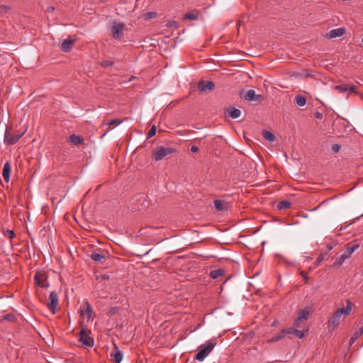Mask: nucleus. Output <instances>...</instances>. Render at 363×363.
<instances>
[{"label": "nucleus", "instance_id": "7", "mask_svg": "<svg viewBox=\"0 0 363 363\" xmlns=\"http://www.w3.org/2000/svg\"><path fill=\"white\" fill-rule=\"evenodd\" d=\"M239 96L241 99L247 101H259L262 97V95L256 94L255 91L252 89L247 91L242 90L239 91Z\"/></svg>", "mask_w": 363, "mask_h": 363}, {"label": "nucleus", "instance_id": "16", "mask_svg": "<svg viewBox=\"0 0 363 363\" xmlns=\"http://www.w3.org/2000/svg\"><path fill=\"white\" fill-rule=\"evenodd\" d=\"M110 357L116 363H120L123 359V354L118 350V347L115 346L114 349L111 352Z\"/></svg>", "mask_w": 363, "mask_h": 363}, {"label": "nucleus", "instance_id": "50", "mask_svg": "<svg viewBox=\"0 0 363 363\" xmlns=\"http://www.w3.org/2000/svg\"><path fill=\"white\" fill-rule=\"evenodd\" d=\"M52 10H54L53 7H51V9H50V11H52Z\"/></svg>", "mask_w": 363, "mask_h": 363}, {"label": "nucleus", "instance_id": "49", "mask_svg": "<svg viewBox=\"0 0 363 363\" xmlns=\"http://www.w3.org/2000/svg\"><path fill=\"white\" fill-rule=\"evenodd\" d=\"M11 315H8L7 316H6V319L11 320Z\"/></svg>", "mask_w": 363, "mask_h": 363}, {"label": "nucleus", "instance_id": "30", "mask_svg": "<svg viewBox=\"0 0 363 363\" xmlns=\"http://www.w3.org/2000/svg\"><path fill=\"white\" fill-rule=\"evenodd\" d=\"M334 89L337 91H338L339 93L347 92L348 84L335 85L334 87Z\"/></svg>", "mask_w": 363, "mask_h": 363}, {"label": "nucleus", "instance_id": "15", "mask_svg": "<svg viewBox=\"0 0 363 363\" xmlns=\"http://www.w3.org/2000/svg\"><path fill=\"white\" fill-rule=\"evenodd\" d=\"M134 200L141 202L140 206L135 207V209L140 211L148 207L149 203L145 195L139 194L134 199Z\"/></svg>", "mask_w": 363, "mask_h": 363}, {"label": "nucleus", "instance_id": "48", "mask_svg": "<svg viewBox=\"0 0 363 363\" xmlns=\"http://www.w3.org/2000/svg\"><path fill=\"white\" fill-rule=\"evenodd\" d=\"M301 275L303 277V278H305L306 280L308 279V277H306V274L303 272H301Z\"/></svg>", "mask_w": 363, "mask_h": 363}, {"label": "nucleus", "instance_id": "10", "mask_svg": "<svg viewBox=\"0 0 363 363\" xmlns=\"http://www.w3.org/2000/svg\"><path fill=\"white\" fill-rule=\"evenodd\" d=\"M58 296L55 291H52L49 296V303L48 304V308L51 311L52 314L56 313V308L58 306Z\"/></svg>", "mask_w": 363, "mask_h": 363}, {"label": "nucleus", "instance_id": "35", "mask_svg": "<svg viewBox=\"0 0 363 363\" xmlns=\"http://www.w3.org/2000/svg\"><path fill=\"white\" fill-rule=\"evenodd\" d=\"M156 127L155 125H152L147 133V139H150L152 137H153L156 134Z\"/></svg>", "mask_w": 363, "mask_h": 363}, {"label": "nucleus", "instance_id": "28", "mask_svg": "<svg viewBox=\"0 0 363 363\" xmlns=\"http://www.w3.org/2000/svg\"><path fill=\"white\" fill-rule=\"evenodd\" d=\"M295 101L298 106H303L306 104V99L303 95L298 94L296 96Z\"/></svg>", "mask_w": 363, "mask_h": 363}, {"label": "nucleus", "instance_id": "14", "mask_svg": "<svg viewBox=\"0 0 363 363\" xmlns=\"http://www.w3.org/2000/svg\"><path fill=\"white\" fill-rule=\"evenodd\" d=\"M93 314V310L88 301H85L83 304V309L81 311V315L86 316L87 320H89Z\"/></svg>", "mask_w": 363, "mask_h": 363}, {"label": "nucleus", "instance_id": "39", "mask_svg": "<svg viewBox=\"0 0 363 363\" xmlns=\"http://www.w3.org/2000/svg\"><path fill=\"white\" fill-rule=\"evenodd\" d=\"M341 148V146L338 144H334L333 146H332V150L333 152H338L340 151Z\"/></svg>", "mask_w": 363, "mask_h": 363}, {"label": "nucleus", "instance_id": "13", "mask_svg": "<svg viewBox=\"0 0 363 363\" xmlns=\"http://www.w3.org/2000/svg\"><path fill=\"white\" fill-rule=\"evenodd\" d=\"M346 33V29L345 28H338L331 30L327 35L328 38H335L337 37L342 36Z\"/></svg>", "mask_w": 363, "mask_h": 363}, {"label": "nucleus", "instance_id": "9", "mask_svg": "<svg viewBox=\"0 0 363 363\" xmlns=\"http://www.w3.org/2000/svg\"><path fill=\"white\" fill-rule=\"evenodd\" d=\"M78 339L86 347H91L94 345L93 338L87 334L84 328L81 330Z\"/></svg>", "mask_w": 363, "mask_h": 363}, {"label": "nucleus", "instance_id": "20", "mask_svg": "<svg viewBox=\"0 0 363 363\" xmlns=\"http://www.w3.org/2000/svg\"><path fill=\"white\" fill-rule=\"evenodd\" d=\"M67 141H68V143H69L72 145H78L82 144L84 141V139L83 137H82L80 135H77L75 134H72L69 137Z\"/></svg>", "mask_w": 363, "mask_h": 363}, {"label": "nucleus", "instance_id": "23", "mask_svg": "<svg viewBox=\"0 0 363 363\" xmlns=\"http://www.w3.org/2000/svg\"><path fill=\"white\" fill-rule=\"evenodd\" d=\"M286 334L294 335L299 338H303L304 337V332L296 329L294 328H289L288 329H284Z\"/></svg>", "mask_w": 363, "mask_h": 363}, {"label": "nucleus", "instance_id": "34", "mask_svg": "<svg viewBox=\"0 0 363 363\" xmlns=\"http://www.w3.org/2000/svg\"><path fill=\"white\" fill-rule=\"evenodd\" d=\"M119 311V308L118 306H114V307H111L109 308L108 313H107V315L108 316H113L115 314H116Z\"/></svg>", "mask_w": 363, "mask_h": 363}, {"label": "nucleus", "instance_id": "21", "mask_svg": "<svg viewBox=\"0 0 363 363\" xmlns=\"http://www.w3.org/2000/svg\"><path fill=\"white\" fill-rule=\"evenodd\" d=\"M11 164L9 162H6L3 167L2 176L6 182H9L10 179V174H11Z\"/></svg>", "mask_w": 363, "mask_h": 363}, {"label": "nucleus", "instance_id": "5", "mask_svg": "<svg viewBox=\"0 0 363 363\" xmlns=\"http://www.w3.org/2000/svg\"><path fill=\"white\" fill-rule=\"evenodd\" d=\"M125 28V24L123 23H118L114 21L111 26V30L112 33V37L118 40H121L123 36V29Z\"/></svg>", "mask_w": 363, "mask_h": 363}, {"label": "nucleus", "instance_id": "17", "mask_svg": "<svg viewBox=\"0 0 363 363\" xmlns=\"http://www.w3.org/2000/svg\"><path fill=\"white\" fill-rule=\"evenodd\" d=\"M76 42V40L67 39L65 40L60 46L61 50L63 52H69L72 49V45Z\"/></svg>", "mask_w": 363, "mask_h": 363}, {"label": "nucleus", "instance_id": "26", "mask_svg": "<svg viewBox=\"0 0 363 363\" xmlns=\"http://www.w3.org/2000/svg\"><path fill=\"white\" fill-rule=\"evenodd\" d=\"M291 206V202H290L289 201H279L277 203V208L279 210L288 209Z\"/></svg>", "mask_w": 363, "mask_h": 363}, {"label": "nucleus", "instance_id": "43", "mask_svg": "<svg viewBox=\"0 0 363 363\" xmlns=\"http://www.w3.org/2000/svg\"><path fill=\"white\" fill-rule=\"evenodd\" d=\"M191 152H193V153H196L199 151V147L196 145H193L191 147V149H190Z\"/></svg>", "mask_w": 363, "mask_h": 363}, {"label": "nucleus", "instance_id": "32", "mask_svg": "<svg viewBox=\"0 0 363 363\" xmlns=\"http://www.w3.org/2000/svg\"><path fill=\"white\" fill-rule=\"evenodd\" d=\"M198 18V14L192 12H188L184 16V19L186 20H196Z\"/></svg>", "mask_w": 363, "mask_h": 363}, {"label": "nucleus", "instance_id": "46", "mask_svg": "<svg viewBox=\"0 0 363 363\" xmlns=\"http://www.w3.org/2000/svg\"><path fill=\"white\" fill-rule=\"evenodd\" d=\"M300 322L301 321H297V318L294 320V326L296 327H300Z\"/></svg>", "mask_w": 363, "mask_h": 363}, {"label": "nucleus", "instance_id": "31", "mask_svg": "<svg viewBox=\"0 0 363 363\" xmlns=\"http://www.w3.org/2000/svg\"><path fill=\"white\" fill-rule=\"evenodd\" d=\"M363 334V326L361 327L357 331H356L352 337L350 338V343L352 344L354 341Z\"/></svg>", "mask_w": 363, "mask_h": 363}, {"label": "nucleus", "instance_id": "12", "mask_svg": "<svg viewBox=\"0 0 363 363\" xmlns=\"http://www.w3.org/2000/svg\"><path fill=\"white\" fill-rule=\"evenodd\" d=\"M224 114L232 118H237L240 116L241 111L238 108L230 106L225 109Z\"/></svg>", "mask_w": 363, "mask_h": 363}, {"label": "nucleus", "instance_id": "1", "mask_svg": "<svg viewBox=\"0 0 363 363\" xmlns=\"http://www.w3.org/2000/svg\"><path fill=\"white\" fill-rule=\"evenodd\" d=\"M352 311V302L349 300H347L346 308H338L328 320L329 325H330L333 328L337 327L340 323V320L342 315H349Z\"/></svg>", "mask_w": 363, "mask_h": 363}, {"label": "nucleus", "instance_id": "3", "mask_svg": "<svg viewBox=\"0 0 363 363\" xmlns=\"http://www.w3.org/2000/svg\"><path fill=\"white\" fill-rule=\"evenodd\" d=\"M176 149L171 147L158 146L157 149L153 151L152 158L155 161H160L166 156L176 152Z\"/></svg>", "mask_w": 363, "mask_h": 363}, {"label": "nucleus", "instance_id": "41", "mask_svg": "<svg viewBox=\"0 0 363 363\" xmlns=\"http://www.w3.org/2000/svg\"><path fill=\"white\" fill-rule=\"evenodd\" d=\"M10 9V7L9 6H4V5H1L0 6V12H6L8 10Z\"/></svg>", "mask_w": 363, "mask_h": 363}, {"label": "nucleus", "instance_id": "47", "mask_svg": "<svg viewBox=\"0 0 363 363\" xmlns=\"http://www.w3.org/2000/svg\"><path fill=\"white\" fill-rule=\"evenodd\" d=\"M147 15L149 16V18H152L153 16H155L156 13L155 12H149V13H147Z\"/></svg>", "mask_w": 363, "mask_h": 363}, {"label": "nucleus", "instance_id": "44", "mask_svg": "<svg viewBox=\"0 0 363 363\" xmlns=\"http://www.w3.org/2000/svg\"><path fill=\"white\" fill-rule=\"evenodd\" d=\"M109 278V276L107 274H101L98 279H100L101 280H106Z\"/></svg>", "mask_w": 363, "mask_h": 363}, {"label": "nucleus", "instance_id": "36", "mask_svg": "<svg viewBox=\"0 0 363 363\" xmlns=\"http://www.w3.org/2000/svg\"><path fill=\"white\" fill-rule=\"evenodd\" d=\"M113 65V61H111V60H103L101 62V65L103 67H108L112 66Z\"/></svg>", "mask_w": 363, "mask_h": 363}, {"label": "nucleus", "instance_id": "27", "mask_svg": "<svg viewBox=\"0 0 363 363\" xmlns=\"http://www.w3.org/2000/svg\"><path fill=\"white\" fill-rule=\"evenodd\" d=\"M286 335L284 329H283L279 334L272 337L270 340H269V342H276L284 337Z\"/></svg>", "mask_w": 363, "mask_h": 363}, {"label": "nucleus", "instance_id": "6", "mask_svg": "<svg viewBox=\"0 0 363 363\" xmlns=\"http://www.w3.org/2000/svg\"><path fill=\"white\" fill-rule=\"evenodd\" d=\"M48 274L45 270H38L34 276V281L36 285L41 288H48V283H45Z\"/></svg>", "mask_w": 363, "mask_h": 363}, {"label": "nucleus", "instance_id": "11", "mask_svg": "<svg viewBox=\"0 0 363 363\" xmlns=\"http://www.w3.org/2000/svg\"><path fill=\"white\" fill-rule=\"evenodd\" d=\"M197 87L199 91L206 92L212 91L215 87V84L212 81L201 80L198 82Z\"/></svg>", "mask_w": 363, "mask_h": 363}, {"label": "nucleus", "instance_id": "37", "mask_svg": "<svg viewBox=\"0 0 363 363\" xmlns=\"http://www.w3.org/2000/svg\"><path fill=\"white\" fill-rule=\"evenodd\" d=\"M121 122H122L121 121H118V119H113V120H111L110 121H108L106 124L108 126H111L113 125H119Z\"/></svg>", "mask_w": 363, "mask_h": 363}, {"label": "nucleus", "instance_id": "53", "mask_svg": "<svg viewBox=\"0 0 363 363\" xmlns=\"http://www.w3.org/2000/svg\"><path fill=\"white\" fill-rule=\"evenodd\" d=\"M362 43H363V38H362Z\"/></svg>", "mask_w": 363, "mask_h": 363}, {"label": "nucleus", "instance_id": "24", "mask_svg": "<svg viewBox=\"0 0 363 363\" xmlns=\"http://www.w3.org/2000/svg\"><path fill=\"white\" fill-rule=\"evenodd\" d=\"M223 275H224V270L222 269H214L210 272V277L213 279H216Z\"/></svg>", "mask_w": 363, "mask_h": 363}, {"label": "nucleus", "instance_id": "52", "mask_svg": "<svg viewBox=\"0 0 363 363\" xmlns=\"http://www.w3.org/2000/svg\"><path fill=\"white\" fill-rule=\"evenodd\" d=\"M191 363H197V362H191Z\"/></svg>", "mask_w": 363, "mask_h": 363}, {"label": "nucleus", "instance_id": "51", "mask_svg": "<svg viewBox=\"0 0 363 363\" xmlns=\"http://www.w3.org/2000/svg\"><path fill=\"white\" fill-rule=\"evenodd\" d=\"M52 10H54L53 7H51V9H50V11H52Z\"/></svg>", "mask_w": 363, "mask_h": 363}, {"label": "nucleus", "instance_id": "4", "mask_svg": "<svg viewBox=\"0 0 363 363\" xmlns=\"http://www.w3.org/2000/svg\"><path fill=\"white\" fill-rule=\"evenodd\" d=\"M216 342H213L211 341L207 342V344L204 346H201V350L196 354L194 359H197L199 361H203L208 354L212 351L214 348Z\"/></svg>", "mask_w": 363, "mask_h": 363}, {"label": "nucleus", "instance_id": "45", "mask_svg": "<svg viewBox=\"0 0 363 363\" xmlns=\"http://www.w3.org/2000/svg\"><path fill=\"white\" fill-rule=\"evenodd\" d=\"M326 247L328 249V252H329L333 248V246L332 244L329 243V244L327 245Z\"/></svg>", "mask_w": 363, "mask_h": 363}, {"label": "nucleus", "instance_id": "38", "mask_svg": "<svg viewBox=\"0 0 363 363\" xmlns=\"http://www.w3.org/2000/svg\"><path fill=\"white\" fill-rule=\"evenodd\" d=\"M4 235L10 239H12L15 237V233L13 230H7L4 233Z\"/></svg>", "mask_w": 363, "mask_h": 363}, {"label": "nucleus", "instance_id": "18", "mask_svg": "<svg viewBox=\"0 0 363 363\" xmlns=\"http://www.w3.org/2000/svg\"><path fill=\"white\" fill-rule=\"evenodd\" d=\"M90 257L92 260L99 263H103L106 259L105 255L99 250L93 251Z\"/></svg>", "mask_w": 363, "mask_h": 363}, {"label": "nucleus", "instance_id": "25", "mask_svg": "<svg viewBox=\"0 0 363 363\" xmlns=\"http://www.w3.org/2000/svg\"><path fill=\"white\" fill-rule=\"evenodd\" d=\"M329 257V253L328 252H324L319 255V256L317 257L316 260L314 262V264L315 266H318L320 264V263L325 260L328 259Z\"/></svg>", "mask_w": 363, "mask_h": 363}, {"label": "nucleus", "instance_id": "42", "mask_svg": "<svg viewBox=\"0 0 363 363\" xmlns=\"http://www.w3.org/2000/svg\"><path fill=\"white\" fill-rule=\"evenodd\" d=\"M314 116L318 119H322L323 118V114L318 111L315 112Z\"/></svg>", "mask_w": 363, "mask_h": 363}, {"label": "nucleus", "instance_id": "22", "mask_svg": "<svg viewBox=\"0 0 363 363\" xmlns=\"http://www.w3.org/2000/svg\"><path fill=\"white\" fill-rule=\"evenodd\" d=\"M214 207L218 211H223L228 209V203L221 200H215L213 201Z\"/></svg>", "mask_w": 363, "mask_h": 363}, {"label": "nucleus", "instance_id": "8", "mask_svg": "<svg viewBox=\"0 0 363 363\" xmlns=\"http://www.w3.org/2000/svg\"><path fill=\"white\" fill-rule=\"evenodd\" d=\"M23 135V133L13 135L11 132V128H6L4 135V142L7 145H13L18 141V140L22 137Z\"/></svg>", "mask_w": 363, "mask_h": 363}, {"label": "nucleus", "instance_id": "2", "mask_svg": "<svg viewBox=\"0 0 363 363\" xmlns=\"http://www.w3.org/2000/svg\"><path fill=\"white\" fill-rule=\"evenodd\" d=\"M359 247L358 243L352 244L348 243L346 245L345 250L344 252L339 257H337L335 262L333 263V267H340L346 259L349 258L351 255Z\"/></svg>", "mask_w": 363, "mask_h": 363}, {"label": "nucleus", "instance_id": "29", "mask_svg": "<svg viewBox=\"0 0 363 363\" xmlns=\"http://www.w3.org/2000/svg\"><path fill=\"white\" fill-rule=\"evenodd\" d=\"M262 135L264 138L269 142H273L276 139L275 135L268 130H264Z\"/></svg>", "mask_w": 363, "mask_h": 363}, {"label": "nucleus", "instance_id": "33", "mask_svg": "<svg viewBox=\"0 0 363 363\" xmlns=\"http://www.w3.org/2000/svg\"><path fill=\"white\" fill-rule=\"evenodd\" d=\"M347 92L349 94H351V93H353L355 94H359V92L358 91V86L354 84H348Z\"/></svg>", "mask_w": 363, "mask_h": 363}, {"label": "nucleus", "instance_id": "19", "mask_svg": "<svg viewBox=\"0 0 363 363\" xmlns=\"http://www.w3.org/2000/svg\"><path fill=\"white\" fill-rule=\"evenodd\" d=\"M311 313V310L309 308H305L304 309L299 310L298 312L297 321L308 320Z\"/></svg>", "mask_w": 363, "mask_h": 363}, {"label": "nucleus", "instance_id": "40", "mask_svg": "<svg viewBox=\"0 0 363 363\" xmlns=\"http://www.w3.org/2000/svg\"><path fill=\"white\" fill-rule=\"evenodd\" d=\"M167 26H170V27L177 28L178 23L175 21H169V22H168Z\"/></svg>", "mask_w": 363, "mask_h": 363}]
</instances>
